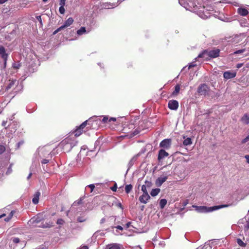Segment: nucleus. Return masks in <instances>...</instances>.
Segmentation results:
<instances>
[{"instance_id": "f257e3e1", "label": "nucleus", "mask_w": 249, "mask_h": 249, "mask_svg": "<svg viewBox=\"0 0 249 249\" xmlns=\"http://www.w3.org/2000/svg\"><path fill=\"white\" fill-rule=\"evenodd\" d=\"M179 3L186 10L196 13L202 19L214 15V7L209 4V0H178Z\"/></svg>"}, {"instance_id": "f03ea898", "label": "nucleus", "mask_w": 249, "mask_h": 249, "mask_svg": "<svg viewBox=\"0 0 249 249\" xmlns=\"http://www.w3.org/2000/svg\"><path fill=\"white\" fill-rule=\"evenodd\" d=\"M77 143L75 138L71 135L67 137L63 140L59 144V147L61 148L63 152H69L72 147H73Z\"/></svg>"}, {"instance_id": "7ed1b4c3", "label": "nucleus", "mask_w": 249, "mask_h": 249, "mask_svg": "<svg viewBox=\"0 0 249 249\" xmlns=\"http://www.w3.org/2000/svg\"><path fill=\"white\" fill-rule=\"evenodd\" d=\"M220 50L218 49H216L213 50L208 51L204 50L202 53H199L197 57L195 58L196 60L197 59L202 58L204 59H207L210 58H216L219 55Z\"/></svg>"}, {"instance_id": "20e7f679", "label": "nucleus", "mask_w": 249, "mask_h": 249, "mask_svg": "<svg viewBox=\"0 0 249 249\" xmlns=\"http://www.w3.org/2000/svg\"><path fill=\"white\" fill-rule=\"evenodd\" d=\"M87 124L90 126V128L93 129H98L101 124V117L94 116L87 120Z\"/></svg>"}, {"instance_id": "39448f33", "label": "nucleus", "mask_w": 249, "mask_h": 249, "mask_svg": "<svg viewBox=\"0 0 249 249\" xmlns=\"http://www.w3.org/2000/svg\"><path fill=\"white\" fill-rule=\"evenodd\" d=\"M44 219V216L42 213H38L36 216L33 217L30 221V224H33L34 226H38L39 227L42 228H47L49 227L48 224L46 225L44 224H41L39 225H37L42 220Z\"/></svg>"}, {"instance_id": "423d86ee", "label": "nucleus", "mask_w": 249, "mask_h": 249, "mask_svg": "<svg viewBox=\"0 0 249 249\" xmlns=\"http://www.w3.org/2000/svg\"><path fill=\"white\" fill-rule=\"evenodd\" d=\"M228 205H220L218 206H214L212 207H207L205 206H200L197 208V210L198 212L200 213H206V212H211L213 211H215L218 210L220 208H222L223 207H226Z\"/></svg>"}, {"instance_id": "0eeeda50", "label": "nucleus", "mask_w": 249, "mask_h": 249, "mask_svg": "<svg viewBox=\"0 0 249 249\" xmlns=\"http://www.w3.org/2000/svg\"><path fill=\"white\" fill-rule=\"evenodd\" d=\"M87 121H86L84 122L82 124H81L79 126L77 127L76 130L72 133L74 134V136H72V134L71 135L72 137H74V138H75V137L79 136L83 132V129L85 128V126L87 125Z\"/></svg>"}, {"instance_id": "6e6552de", "label": "nucleus", "mask_w": 249, "mask_h": 249, "mask_svg": "<svg viewBox=\"0 0 249 249\" xmlns=\"http://www.w3.org/2000/svg\"><path fill=\"white\" fill-rule=\"evenodd\" d=\"M209 88L206 84H201L197 89L198 93L201 95H206L209 91Z\"/></svg>"}, {"instance_id": "1a4fd4ad", "label": "nucleus", "mask_w": 249, "mask_h": 249, "mask_svg": "<svg viewBox=\"0 0 249 249\" xmlns=\"http://www.w3.org/2000/svg\"><path fill=\"white\" fill-rule=\"evenodd\" d=\"M171 141L170 139H166L162 140L160 143V147L162 148V149H169L171 147Z\"/></svg>"}, {"instance_id": "9d476101", "label": "nucleus", "mask_w": 249, "mask_h": 249, "mask_svg": "<svg viewBox=\"0 0 249 249\" xmlns=\"http://www.w3.org/2000/svg\"><path fill=\"white\" fill-rule=\"evenodd\" d=\"M236 75V72L231 71H226L223 73V77L227 80L233 78L235 77Z\"/></svg>"}, {"instance_id": "9b49d317", "label": "nucleus", "mask_w": 249, "mask_h": 249, "mask_svg": "<svg viewBox=\"0 0 249 249\" xmlns=\"http://www.w3.org/2000/svg\"><path fill=\"white\" fill-rule=\"evenodd\" d=\"M168 177L167 176H161L159 177L155 181V184L157 186L160 187L162 184L166 181Z\"/></svg>"}, {"instance_id": "f8f14e48", "label": "nucleus", "mask_w": 249, "mask_h": 249, "mask_svg": "<svg viewBox=\"0 0 249 249\" xmlns=\"http://www.w3.org/2000/svg\"><path fill=\"white\" fill-rule=\"evenodd\" d=\"M168 107L174 110H176L178 107V102L176 100H170L168 102Z\"/></svg>"}, {"instance_id": "ddd939ff", "label": "nucleus", "mask_w": 249, "mask_h": 249, "mask_svg": "<svg viewBox=\"0 0 249 249\" xmlns=\"http://www.w3.org/2000/svg\"><path fill=\"white\" fill-rule=\"evenodd\" d=\"M169 156L168 153L165 151L164 149H160L159 151L158 160L160 161L162 160Z\"/></svg>"}, {"instance_id": "4468645a", "label": "nucleus", "mask_w": 249, "mask_h": 249, "mask_svg": "<svg viewBox=\"0 0 249 249\" xmlns=\"http://www.w3.org/2000/svg\"><path fill=\"white\" fill-rule=\"evenodd\" d=\"M150 198V196L148 194H143L140 196L139 200L141 203L146 204Z\"/></svg>"}, {"instance_id": "2eb2a0df", "label": "nucleus", "mask_w": 249, "mask_h": 249, "mask_svg": "<svg viewBox=\"0 0 249 249\" xmlns=\"http://www.w3.org/2000/svg\"><path fill=\"white\" fill-rule=\"evenodd\" d=\"M0 58L2 59H6V58H8V54L6 53L5 49L2 45H0Z\"/></svg>"}, {"instance_id": "dca6fc26", "label": "nucleus", "mask_w": 249, "mask_h": 249, "mask_svg": "<svg viewBox=\"0 0 249 249\" xmlns=\"http://www.w3.org/2000/svg\"><path fill=\"white\" fill-rule=\"evenodd\" d=\"M18 84V81H17L16 79L10 80L9 81L7 86L6 87V89L8 90Z\"/></svg>"}, {"instance_id": "f3484780", "label": "nucleus", "mask_w": 249, "mask_h": 249, "mask_svg": "<svg viewBox=\"0 0 249 249\" xmlns=\"http://www.w3.org/2000/svg\"><path fill=\"white\" fill-rule=\"evenodd\" d=\"M140 155H141L140 153H138V154L135 155V156H134L131 158V159L130 160V161L128 164V166L129 168H130L133 166V165L134 164L135 161L137 160L138 157L140 156Z\"/></svg>"}, {"instance_id": "a211bd4d", "label": "nucleus", "mask_w": 249, "mask_h": 249, "mask_svg": "<svg viewBox=\"0 0 249 249\" xmlns=\"http://www.w3.org/2000/svg\"><path fill=\"white\" fill-rule=\"evenodd\" d=\"M73 22V19L72 18H69L64 23L63 25L61 26L62 28L64 29V28L70 26L72 24Z\"/></svg>"}, {"instance_id": "6ab92c4d", "label": "nucleus", "mask_w": 249, "mask_h": 249, "mask_svg": "<svg viewBox=\"0 0 249 249\" xmlns=\"http://www.w3.org/2000/svg\"><path fill=\"white\" fill-rule=\"evenodd\" d=\"M83 199L84 198L81 197L78 200L74 201L72 205L71 209H72L74 208V207L79 206H80V208H81L83 206L82 201Z\"/></svg>"}, {"instance_id": "aec40b11", "label": "nucleus", "mask_w": 249, "mask_h": 249, "mask_svg": "<svg viewBox=\"0 0 249 249\" xmlns=\"http://www.w3.org/2000/svg\"><path fill=\"white\" fill-rule=\"evenodd\" d=\"M238 13L242 16H246L249 14L248 10L244 8H239L237 10Z\"/></svg>"}, {"instance_id": "412c9836", "label": "nucleus", "mask_w": 249, "mask_h": 249, "mask_svg": "<svg viewBox=\"0 0 249 249\" xmlns=\"http://www.w3.org/2000/svg\"><path fill=\"white\" fill-rule=\"evenodd\" d=\"M40 193L39 192H36L34 195V196L32 199V202L34 204H36L38 203L39 197Z\"/></svg>"}, {"instance_id": "4be33fe9", "label": "nucleus", "mask_w": 249, "mask_h": 249, "mask_svg": "<svg viewBox=\"0 0 249 249\" xmlns=\"http://www.w3.org/2000/svg\"><path fill=\"white\" fill-rule=\"evenodd\" d=\"M241 121L246 124H249V114L245 113L241 119Z\"/></svg>"}, {"instance_id": "5701e85b", "label": "nucleus", "mask_w": 249, "mask_h": 249, "mask_svg": "<svg viewBox=\"0 0 249 249\" xmlns=\"http://www.w3.org/2000/svg\"><path fill=\"white\" fill-rule=\"evenodd\" d=\"M196 66V61L192 62L189 64L188 67L185 66V67H183V69H182V71H184L185 72H187V71L188 70H189L191 68L195 67Z\"/></svg>"}, {"instance_id": "b1692460", "label": "nucleus", "mask_w": 249, "mask_h": 249, "mask_svg": "<svg viewBox=\"0 0 249 249\" xmlns=\"http://www.w3.org/2000/svg\"><path fill=\"white\" fill-rule=\"evenodd\" d=\"M114 200L113 201L112 205H114L116 207L120 208L122 210H123L124 207L122 206L121 203L118 201V200L116 198H114Z\"/></svg>"}, {"instance_id": "393cba45", "label": "nucleus", "mask_w": 249, "mask_h": 249, "mask_svg": "<svg viewBox=\"0 0 249 249\" xmlns=\"http://www.w3.org/2000/svg\"><path fill=\"white\" fill-rule=\"evenodd\" d=\"M87 33L85 27H82L77 31L76 34L78 36L83 35Z\"/></svg>"}, {"instance_id": "a878e982", "label": "nucleus", "mask_w": 249, "mask_h": 249, "mask_svg": "<svg viewBox=\"0 0 249 249\" xmlns=\"http://www.w3.org/2000/svg\"><path fill=\"white\" fill-rule=\"evenodd\" d=\"M160 191V189L159 188L153 189L150 192V195L152 196H155L159 194Z\"/></svg>"}, {"instance_id": "bb28decb", "label": "nucleus", "mask_w": 249, "mask_h": 249, "mask_svg": "<svg viewBox=\"0 0 249 249\" xmlns=\"http://www.w3.org/2000/svg\"><path fill=\"white\" fill-rule=\"evenodd\" d=\"M101 117V124H106L108 122V116H99Z\"/></svg>"}, {"instance_id": "cd10ccee", "label": "nucleus", "mask_w": 249, "mask_h": 249, "mask_svg": "<svg viewBox=\"0 0 249 249\" xmlns=\"http://www.w3.org/2000/svg\"><path fill=\"white\" fill-rule=\"evenodd\" d=\"M108 249H120L119 244L114 243L108 245Z\"/></svg>"}, {"instance_id": "c85d7f7f", "label": "nucleus", "mask_w": 249, "mask_h": 249, "mask_svg": "<svg viewBox=\"0 0 249 249\" xmlns=\"http://www.w3.org/2000/svg\"><path fill=\"white\" fill-rule=\"evenodd\" d=\"M192 143V140L190 138H187L183 142V144L184 145L187 146L190 145Z\"/></svg>"}, {"instance_id": "c756f323", "label": "nucleus", "mask_w": 249, "mask_h": 249, "mask_svg": "<svg viewBox=\"0 0 249 249\" xmlns=\"http://www.w3.org/2000/svg\"><path fill=\"white\" fill-rule=\"evenodd\" d=\"M167 204V200L165 199H161L160 202V208L163 209Z\"/></svg>"}, {"instance_id": "7c9ffc66", "label": "nucleus", "mask_w": 249, "mask_h": 249, "mask_svg": "<svg viewBox=\"0 0 249 249\" xmlns=\"http://www.w3.org/2000/svg\"><path fill=\"white\" fill-rule=\"evenodd\" d=\"M87 220V217L85 216V215H82L77 217V221L78 222H84L86 221Z\"/></svg>"}, {"instance_id": "2f4dec72", "label": "nucleus", "mask_w": 249, "mask_h": 249, "mask_svg": "<svg viewBox=\"0 0 249 249\" xmlns=\"http://www.w3.org/2000/svg\"><path fill=\"white\" fill-rule=\"evenodd\" d=\"M180 90V87L179 85H177L175 87V90L173 92L172 95H176L179 92Z\"/></svg>"}, {"instance_id": "473e14b6", "label": "nucleus", "mask_w": 249, "mask_h": 249, "mask_svg": "<svg viewBox=\"0 0 249 249\" xmlns=\"http://www.w3.org/2000/svg\"><path fill=\"white\" fill-rule=\"evenodd\" d=\"M132 188H133V187H132V185H131V184L126 185L125 187V192L127 194H128L131 191Z\"/></svg>"}, {"instance_id": "72a5a7b5", "label": "nucleus", "mask_w": 249, "mask_h": 249, "mask_svg": "<svg viewBox=\"0 0 249 249\" xmlns=\"http://www.w3.org/2000/svg\"><path fill=\"white\" fill-rule=\"evenodd\" d=\"M15 212L14 211H12L8 216H7L6 218H5L4 220L5 221L8 222L13 217V214Z\"/></svg>"}, {"instance_id": "f704fd0d", "label": "nucleus", "mask_w": 249, "mask_h": 249, "mask_svg": "<svg viewBox=\"0 0 249 249\" xmlns=\"http://www.w3.org/2000/svg\"><path fill=\"white\" fill-rule=\"evenodd\" d=\"M15 212L14 211H12L8 216H7L6 218H5L4 220L5 221L8 222L13 217V214Z\"/></svg>"}, {"instance_id": "c9c22d12", "label": "nucleus", "mask_w": 249, "mask_h": 249, "mask_svg": "<svg viewBox=\"0 0 249 249\" xmlns=\"http://www.w3.org/2000/svg\"><path fill=\"white\" fill-rule=\"evenodd\" d=\"M237 243L238 244V245L242 247H245L246 246V244L243 242L241 239L238 238L237 239Z\"/></svg>"}, {"instance_id": "e433bc0d", "label": "nucleus", "mask_w": 249, "mask_h": 249, "mask_svg": "<svg viewBox=\"0 0 249 249\" xmlns=\"http://www.w3.org/2000/svg\"><path fill=\"white\" fill-rule=\"evenodd\" d=\"M12 66L15 69H18L20 67L21 64L19 62H15L13 64Z\"/></svg>"}, {"instance_id": "4c0bfd02", "label": "nucleus", "mask_w": 249, "mask_h": 249, "mask_svg": "<svg viewBox=\"0 0 249 249\" xmlns=\"http://www.w3.org/2000/svg\"><path fill=\"white\" fill-rule=\"evenodd\" d=\"M147 188H150L152 186V183L151 181L146 180L144 184Z\"/></svg>"}, {"instance_id": "58836bf2", "label": "nucleus", "mask_w": 249, "mask_h": 249, "mask_svg": "<svg viewBox=\"0 0 249 249\" xmlns=\"http://www.w3.org/2000/svg\"><path fill=\"white\" fill-rule=\"evenodd\" d=\"M13 242L15 244H18L20 243V239L18 237H13L12 238Z\"/></svg>"}, {"instance_id": "ea45409f", "label": "nucleus", "mask_w": 249, "mask_h": 249, "mask_svg": "<svg viewBox=\"0 0 249 249\" xmlns=\"http://www.w3.org/2000/svg\"><path fill=\"white\" fill-rule=\"evenodd\" d=\"M12 164H10V165L8 168L6 172V174L7 175L10 174L12 172Z\"/></svg>"}, {"instance_id": "a19ab883", "label": "nucleus", "mask_w": 249, "mask_h": 249, "mask_svg": "<svg viewBox=\"0 0 249 249\" xmlns=\"http://www.w3.org/2000/svg\"><path fill=\"white\" fill-rule=\"evenodd\" d=\"M147 188L144 185H143L142 186V191L143 192V194H148L147 191Z\"/></svg>"}, {"instance_id": "79ce46f5", "label": "nucleus", "mask_w": 249, "mask_h": 249, "mask_svg": "<svg viewBox=\"0 0 249 249\" xmlns=\"http://www.w3.org/2000/svg\"><path fill=\"white\" fill-rule=\"evenodd\" d=\"M36 18L39 21V22L40 23V26H42L43 23H42V19H41V16H37L36 17Z\"/></svg>"}, {"instance_id": "37998d69", "label": "nucleus", "mask_w": 249, "mask_h": 249, "mask_svg": "<svg viewBox=\"0 0 249 249\" xmlns=\"http://www.w3.org/2000/svg\"><path fill=\"white\" fill-rule=\"evenodd\" d=\"M64 6H60L59 9V11L60 14H64L65 13V8L64 7Z\"/></svg>"}, {"instance_id": "c03bdc74", "label": "nucleus", "mask_w": 249, "mask_h": 249, "mask_svg": "<svg viewBox=\"0 0 249 249\" xmlns=\"http://www.w3.org/2000/svg\"><path fill=\"white\" fill-rule=\"evenodd\" d=\"M56 223L58 224V225H63L64 223V221L63 220V219H61V218H59L57 220V222H56Z\"/></svg>"}, {"instance_id": "a18cd8bd", "label": "nucleus", "mask_w": 249, "mask_h": 249, "mask_svg": "<svg viewBox=\"0 0 249 249\" xmlns=\"http://www.w3.org/2000/svg\"><path fill=\"white\" fill-rule=\"evenodd\" d=\"M5 151V147L2 145H0V155L2 154Z\"/></svg>"}, {"instance_id": "49530a36", "label": "nucleus", "mask_w": 249, "mask_h": 249, "mask_svg": "<svg viewBox=\"0 0 249 249\" xmlns=\"http://www.w3.org/2000/svg\"><path fill=\"white\" fill-rule=\"evenodd\" d=\"M245 51V49H241L237 50L233 53L234 54L241 53Z\"/></svg>"}, {"instance_id": "de8ad7c7", "label": "nucleus", "mask_w": 249, "mask_h": 249, "mask_svg": "<svg viewBox=\"0 0 249 249\" xmlns=\"http://www.w3.org/2000/svg\"><path fill=\"white\" fill-rule=\"evenodd\" d=\"M63 29L62 28V27L61 26H60V27H59L58 28H57L56 30H55L53 33V35H55L57 33H58L59 31H61L62 30H63Z\"/></svg>"}, {"instance_id": "09e8293b", "label": "nucleus", "mask_w": 249, "mask_h": 249, "mask_svg": "<svg viewBox=\"0 0 249 249\" xmlns=\"http://www.w3.org/2000/svg\"><path fill=\"white\" fill-rule=\"evenodd\" d=\"M249 141V135H248L245 138L242 140V142L245 143Z\"/></svg>"}, {"instance_id": "8fccbe9b", "label": "nucleus", "mask_w": 249, "mask_h": 249, "mask_svg": "<svg viewBox=\"0 0 249 249\" xmlns=\"http://www.w3.org/2000/svg\"><path fill=\"white\" fill-rule=\"evenodd\" d=\"M66 0H60L59 5L60 6H64L65 5Z\"/></svg>"}, {"instance_id": "3c124183", "label": "nucleus", "mask_w": 249, "mask_h": 249, "mask_svg": "<svg viewBox=\"0 0 249 249\" xmlns=\"http://www.w3.org/2000/svg\"><path fill=\"white\" fill-rule=\"evenodd\" d=\"M88 186L89 188H90V189L91 190V192H92L95 188L94 185L93 184H90Z\"/></svg>"}, {"instance_id": "603ef678", "label": "nucleus", "mask_w": 249, "mask_h": 249, "mask_svg": "<svg viewBox=\"0 0 249 249\" xmlns=\"http://www.w3.org/2000/svg\"><path fill=\"white\" fill-rule=\"evenodd\" d=\"M117 185H116V184H115L114 185V186H113L112 187H111V190H112V191H113V192H115V191H116V190H117Z\"/></svg>"}, {"instance_id": "864d4df0", "label": "nucleus", "mask_w": 249, "mask_h": 249, "mask_svg": "<svg viewBox=\"0 0 249 249\" xmlns=\"http://www.w3.org/2000/svg\"><path fill=\"white\" fill-rule=\"evenodd\" d=\"M116 118H114V117H110V118H108V122H110L111 121H113V122H115L116 121Z\"/></svg>"}, {"instance_id": "5fc2aeb1", "label": "nucleus", "mask_w": 249, "mask_h": 249, "mask_svg": "<svg viewBox=\"0 0 249 249\" xmlns=\"http://www.w3.org/2000/svg\"><path fill=\"white\" fill-rule=\"evenodd\" d=\"M41 162L42 164H46L49 162V160L47 159H43Z\"/></svg>"}, {"instance_id": "6e6d98bb", "label": "nucleus", "mask_w": 249, "mask_h": 249, "mask_svg": "<svg viewBox=\"0 0 249 249\" xmlns=\"http://www.w3.org/2000/svg\"><path fill=\"white\" fill-rule=\"evenodd\" d=\"M245 158L246 159L247 163H248L249 164V155H245Z\"/></svg>"}, {"instance_id": "4d7b16f0", "label": "nucleus", "mask_w": 249, "mask_h": 249, "mask_svg": "<svg viewBox=\"0 0 249 249\" xmlns=\"http://www.w3.org/2000/svg\"><path fill=\"white\" fill-rule=\"evenodd\" d=\"M7 121H3L2 122V125L4 127H6V124H7Z\"/></svg>"}, {"instance_id": "13d9d810", "label": "nucleus", "mask_w": 249, "mask_h": 249, "mask_svg": "<svg viewBox=\"0 0 249 249\" xmlns=\"http://www.w3.org/2000/svg\"><path fill=\"white\" fill-rule=\"evenodd\" d=\"M15 114H13L12 116H11L9 118V121H13V119L15 118Z\"/></svg>"}, {"instance_id": "bf43d9fd", "label": "nucleus", "mask_w": 249, "mask_h": 249, "mask_svg": "<svg viewBox=\"0 0 249 249\" xmlns=\"http://www.w3.org/2000/svg\"><path fill=\"white\" fill-rule=\"evenodd\" d=\"M3 60L4 68H5L6 67V62H7V58H6V59H3Z\"/></svg>"}, {"instance_id": "052dcab7", "label": "nucleus", "mask_w": 249, "mask_h": 249, "mask_svg": "<svg viewBox=\"0 0 249 249\" xmlns=\"http://www.w3.org/2000/svg\"><path fill=\"white\" fill-rule=\"evenodd\" d=\"M87 149V147L85 145L83 146L81 148V152H82L83 150H86Z\"/></svg>"}, {"instance_id": "680f3d73", "label": "nucleus", "mask_w": 249, "mask_h": 249, "mask_svg": "<svg viewBox=\"0 0 249 249\" xmlns=\"http://www.w3.org/2000/svg\"><path fill=\"white\" fill-rule=\"evenodd\" d=\"M245 227L247 228V229H249V220L247 221V224L245 226Z\"/></svg>"}, {"instance_id": "e2e57ef3", "label": "nucleus", "mask_w": 249, "mask_h": 249, "mask_svg": "<svg viewBox=\"0 0 249 249\" xmlns=\"http://www.w3.org/2000/svg\"><path fill=\"white\" fill-rule=\"evenodd\" d=\"M116 228H117V229H119L120 230H121V231H122L123 230V227L121 226H117V227H116Z\"/></svg>"}, {"instance_id": "0e129e2a", "label": "nucleus", "mask_w": 249, "mask_h": 249, "mask_svg": "<svg viewBox=\"0 0 249 249\" xmlns=\"http://www.w3.org/2000/svg\"><path fill=\"white\" fill-rule=\"evenodd\" d=\"M132 249H142L141 247L139 246H135L133 247Z\"/></svg>"}, {"instance_id": "69168bd1", "label": "nucleus", "mask_w": 249, "mask_h": 249, "mask_svg": "<svg viewBox=\"0 0 249 249\" xmlns=\"http://www.w3.org/2000/svg\"><path fill=\"white\" fill-rule=\"evenodd\" d=\"M88 247L87 246H84L83 247H81L79 249H88Z\"/></svg>"}, {"instance_id": "338daca9", "label": "nucleus", "mask_w": 249, "mask_h": 249, "mask_svg": "<svg viewBox=\"0 0 249 249\" xmlns=\"http://www.w3.org/2000/svg\"><path fill=\"white\" fill-rule=\"evenodd\" d=\"M32 175V173L30 172L27 177V179H29L31 177Z\"/></svg>"}, {"instance_id": "774afa93", "label": "nucleus", "mask_w": 249, "mask_h": 249, "mask_svg": "<svg viewBox=\"0 0 249 249\" xmlns=\"http://www.w3.org/2000/svg\"><path fill=\"white\" fill-rule=\"evenodd\" d=\"M7 1V0H0V4H3Z\"/></svg>"}]
</instances>
